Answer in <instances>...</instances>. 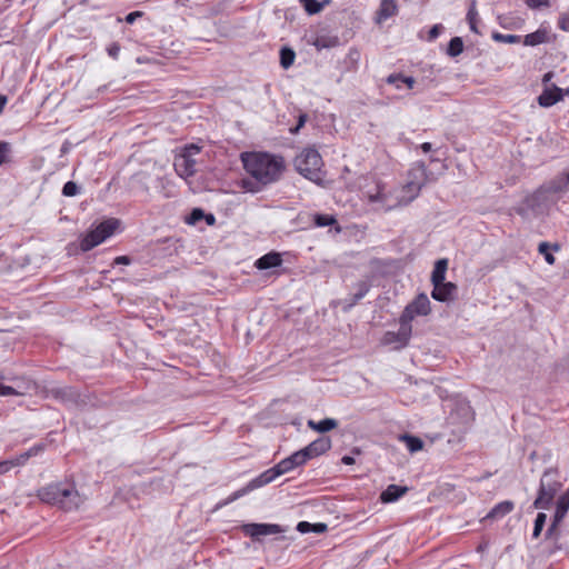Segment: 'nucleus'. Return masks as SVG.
Wrapping results in <instances>:
<instances>
[{"label":"nucleus","instance_id":"obj_21","mask_svg":"<svg viewBox=\"0 0 569 569\" xmlns=\"http://www.w3.org/2000/svg\"><path fill=\"white\" fill-rule=\"evenodd\" d=\"M308 427L317 432L323 433L333 430L338 427V421L332 418H326L321 421L308 420Z\"/></svg>","mask_w":569,"mask_h":569},{"label":"nucleus","instance_id":"obj_30","mask_svg":"<svg viewBox=\"0 0 569 569\" xmlns=\"http://www.w3.org/2000/svg\"><path fill=\"white\" fill-rule=\"evenodd\" d=\"M296 53L289 48H282L280 51V63L282 68L288 69L295 62Z\"/></svg>","mask_w":569,"mask_h":569},{"label":"nucleus","instance_id":"obj_13","mask_svg":"<svg viewBox=\"0 0 569 569\" xmlns=\"http://www.w3.org/2000/svg\"><path fill=\"white\" fill-rule=\"evenodd\" d=\"M244 531L251 537L269 536L281 533L284 530L279 525L271 523H249L244 526Z\"/></svg>","mask_w":569,"mask_h":569},{"label":"nucleus","instance_id":"obj_43","mask_svg":"<svg viewBox=\"0 0 569 569\" xmlns=\"http://www.w3.org/2000/svg\"><path fill=\"white\" fill-rule=\"evenodd\" d=\"M107 52H108V54H109L111 58H113V59H118L119 53H120V46H119V43H117V42L111 43V44L107 48Z\"/></svg>","mask_w":569,"mask_h":569},{"label":"nucleus","instance_id":"obj_33","mask_svg":"<svg viewBox=\"0 0 569 569\" xmlns=\"http://www.w3.org/2000/svg\"><path fill=\"white\" fill-rule=\"evenodd\" d=\"M550 244L548 242H540L539 243V247H538V251L539 253L543 254L545 257V260L547 261V263L549 264H553L556 259L553 257L552 253H550Z\"/></svg>","mask_w":569,"mask_h":569},{"label":"nucleus","instance_id":"obj_12","mask_svg":"<svg viewBox=\"0 0 569 569\" xmlns=\"http://www.w3.org/2000/svg\"><path fill=\"white\" fill-rule=\"evenodd\" d=\"M563 99V90L552 84L546 87L541 94L538 97V103L542 108H549Z\"/></svg>","mask_w":569,"mask_h":569},{"label":"nucleus","instance_id":"obj_44","mask_svg":"<svg viewBox=\"0 0 569 569\" xmlns=\"http://www.w3.org/2000/svg\"><path fill=\"white\" fill-rule=\"evenodd\" d=\"M442 30V26L441 24H435L430 30H429V34H428V40L429 41H433L436 40L440 32Z\"/></svg>","mask_w":569,"mask_h":569},{"label":"nucleus","instance_id":"obj_47","mask_svg":"<svg viewBox=\"0 0 569 569\" xmlns=\"http://www.w3.org/2000/svg\"><path fill=\"white\" fill-rule=\"evenodd\" d=\"M529 8L536 9L542 6H548V0H526Z\"/></svg>","mask_w":569,"mask_h":569},{"label":"nucleus","instance_id":"obj_5","mask_svg":"<svg viewBox=\"0 0 569 569\" xmlns=\"http://www.w3.org/2000/svg\"><path fill=\"white\" fill-rule=\"evenodd\" d=\"M558 477L559 472L556 468H549L543 472L540 479L538 496L533 501L536 509H548L550 507L555 496L562 487Z\"/></svg>","mask_w":569,"mask_h":569},{"label":"nucleus","instance_id":"obj_48","mask_svg":"<svg viewBox=\"0 0 569 569\" xmlns=\"http://www.w3.org/2000/svg\"><path fill=\"white\" fill-rule=\"evenodd\" d=\"M297 529L301 533L310 532L312 529V523L307 522V521H301L298 523Z\"/></svg>","mask_w":569,"mask_h":569},{"label":"nucleus","instance_id":"obj_53","mask_svg":"<svg viewBox=\"0 0 569 569\" xmlns=\"http://www.w3.org/2000/svg\"><path fill=\"white\" fill-rule=\"evenodd\" d=\"M341 461L345 463V465H353L355 463V459L350 456H343Z\"/></svg>","mask_w":569,"mask_h":569},{"label":"nucleus","instance_id":"obj_24","mask_svg":"<svg viewBox=\"0 0 569 569\" xmlns=\"http://www.w3.org/2000/svg\"><path fill=\"white\" fill-rule=\"evenodd\" d=\"M548 41V31L546 29H538L525 37L523 43L526 46H538Z\"/></svg>","mask_w":569,"mask_h":569},{"label":"nucleus","instance_id":"obj_36","mask_svg":"<svg viewBox=\"0 0 569 569\" xmlns=\"http://www.w3.org/2000/svg\"><path fill=\"white\" fill-rule=\"evenodd\" d=\"M308 13L313 14L321 10V4L317 0H300Z\"/></svg>","mask_w":569,"mask_h":569},{"label":"nucleus","instance_id":"obj_2","mask_svg":"<svg viewBox=\"0 0 569 569\" xmlns=\"http://www.w3.org/2000/svg\"><path fill=\"white\" fill-rule=\"evenodd\" d=\"M39 499L64 511L79 509L86 497L79 492L73 482H57L38 490Z\"/></svg>","mask_w":569,"mask_h":569},{"label":"nucleus","instance_id":"obj_39","mask_svg":"<svg viewBox=\"0 0 569 569\" xmlns=\"http://www.w3.org/2000/svg\"><path fill=\"white\" fill-rule=\"evenodd\" d=\"M62 193L67 197L76 196L78 193V186L72 181H68L63 186Z\"/></svg>","mask_w":569,"mask_h":569},{"label":"nucleus","instance_id":"obj_3","mask_svg":"<svg viewBox=\"0 0 569 569\" xmlns=\"http://www.w3.org/2000/svg\"><path fill=\"white\" fill-rule=\"evenodd\" d=\"M420 194V190L415 183L407 182L389 192L385 191L381 184H377L375 192H368L367 199L370 203H380L381 207L389 211L400 207L408 206Z\"/></svg>","mask_w":569,"mask_h":569},{"label":"nucleus","instance_id":"obj_14","mask_svg":"<svg viewBox=\"0 0 569 569\" xmlns=\"http://www.w3.org/2000/svg\"><path fill=\"white\" fill-rule=\"evenodd\" d=\"M456 292L457 286L455 283L443 281L433 286L431 297L437 301L448 302L453 300Z\"/></svg>","mask_w":569,"mask_h":569},{"label":"nucleus","instance_id":"obj_38","mask_svg":"<svg viewBox=\"0 0 569 569\" xmlns=\"http://www.w3.org/2000/svg\"><path fill=\"white\" fill-rule=\"evenodd\" d=\"M253 483V480H251L246 488L241 489V490H238L236 491L234 493H232V496H230L228 498V501L227 502H231V501H234L236 499L242 497L243 495L248 493L249 491L253 490V489H257L258 487H251Z\"/></svg>","mask_w":569,"mask_h":569},{"label":"nucleus","instance_id":"obj_45","mask_svg":"<svg viewBox=\"0 0 569 569\" xmlns=\"http://www.w3.org/2000/svg\"><path fill=\"white\" fill-rule=\"evenodd\" d=\"M368 290L369 287L365 282L359 283L358 292L355 295V301L362 299L367 295Z\"/></svg>","mask_w":569,"mask_h":569},{"label":"nucleus","instance_id":"obj_16","mask_svg":"<svg viewBox=\"0 0 569 569\" xmlns=\"http://www.w3.org/2000/svg\"><path fill=\"white\" fill-rule=\"evenodd\" d=\"M38 450L36 448H31L30 450L4 461L0 462V475H4L9 472L11 469L23 466L29 458L37 455Z\"/></svg>","mask_w":569,"mask_h":569},{"label":"nucleus","instance_id":"obj_7","mask_svg":"<svg viewBox=\"0 0 569 569\" xmlns=\"http://www.w3.org/2000/svg\"><path fill=\"white\" fill-rule=\"evenodd\" d=\"M200 151L201 147L194 143L179 149L173 161L174 170L179 177L187 179L196 173L197 161L194 158Z\"/></svg>","mask_w":569,"mask_h":569},{"label":"nucleus","instance_id":"obj_27","mask_svg":"<svg viewBox=\"0 0 569 569\" xmlns=\"http://www.w3.org/2000/svg\"><path fill=\"white\" fill-rule=\"evenodd\" d=\"M569 183V172L565 176L558 177L555 179L548 187V191L550 192H562L567 190Z\"/></svg>","mask_w":569,"mask_h":569},{"label":"nucleus","instance_id":"obj_51","mask_svg":"<svg viewBox=\"0 0 569 569\" xmlns=\"http://www.w3.org/2000/svg\"><path fill=\"white\" fill-rule=\"evenodd\" d=\"M114 263L117 264H129L130 259L127 256H119L114 259Z\"/></svg>","mask_w":569,"mask_h":569},{"label":"nucleus","instance_id":"obj_35","mask_svg":"<svg viewBox=\"0 0 569 569\" xmlns=\"http://www.w3.org/2000/svg\"><path fill=\"white\" fill-rule=\"evenodd\" d=\"M336 222V219L333 216H329V214H317L315 217V223L318 226V227H327V226H331Z\"/></svg>","mask_w":569,"mask_h":569},{"label":"nucleus","instance_id":"obj_15","mask_svg":"<svg viewBox=\"0 0 569 569\" xmlns=\"http://www.w3.org/2000/svg\"><path fill=\"white\" fill-rule=\"evenodd\" d=\"M331 448V440L330 438L322 437L318 438L311 443H309L307 447L303 448V451L308 458V460L319 457L323 453H326Z\"/></svg>","mask_w":569,"mask_h":569},{"label":"nucleus","instance_id":"obj_46","mask_svg":"<svg viewBox=\"0 0 569 569\" xmlns=\"http://www.w3.org/2000/svg\"><path fill=\"white\" fill-rule=\"evenodd\" d=\"M307 121V114L302 113L299 116L298 123L295 128L290 129V132L296 134L299 132V130L305 126Z\"/></svg>","mask_w":569,"mask_h":569},{"label":"nucleus","instance_id":"obj_41","mask_svg":"<svg viewBox=\"0 0 569 569\" xmlns=\"http://www.w3.org/2000/svg\"><path fill=\"white\" fill-rule=\"evenodd\" d=\"M203 218V211L201 209H193L190 216L187 218L186 222L189 224H194L199 220Z\"/></svg>","mask_w":569,"mask_h":569},{"label":"nucleus","instance_id":"obj_54","mask_svg":"<svg viewBox=\"0 0 569 569\" xmlns=\"http://www.w3.org/2000/svg\"><path fill=\"white\" fill-rule=\"evenodd\" d=\"M553 78V73L552 72H547L543 78H542V82L543 83H548L551 79Z\"/></svg>","mask_w":569,"mask_h":569},{"label":"nucleus","instance_id":"obj_17","mask_svg":"<svg viewBox=\"0 0 569 569\" xmlns=\"http://www.w3.org/2000/svg\"><path fill=\"white\" fill-rule=\"evenodd\" d=\"M568 510H569V495H567L565 492L557 500L556 511H555L553 521H552L550 530L556 528L563 520Z\"/></svg>","mask_w":569,"mask_h":569},{"label":"nucleus","instance_id":"obj_57","mask_svg":"<svg viewBox=\"0 0 569 569\" xmlns=\"http://www.w3.org/2000/svg\"><path fill=\"white\" fill-rule=\"evenodd\" d=\"M569 94V89L563 90V97Z\"/></svg>","mask_w":569,"mask_h":569},{"label":"nucleus","instance_id":"obj_55","mask_svg":"<svg viewBox=\"0 0 569 569\" xmlns=\"http://www.w3.org/2000/svg\"><path fill=\"white\" fill-rule=\"evenodd\" d=\"M213 220H214V218L212 216H210V218H208L209 223H211Z\"/></svg>","mask_w":569,"mask_h":569},{"label":"nucleus","instance_id":"obj_49","mask_svg":"<svg viewBox=\"0 0 569 569\" xmlns=\"http://www.w3.org/2000/svg\"><path fill=\"white\" fill-rule=\"evenodd\" d=\"M143 13L141 11H132L130 13H128L124 18V20L128 22V23H133L136 21L137 18H140Z\"/></svg>","mask_w":569,"mask_h":569},{"label":"nucleus","instance_id":"obj_6","mask_svg":"<svg viewBox=\"0 0 569 569\" xmlns=\"http://www.w3.org/2000/svg\"><path fill=\"white\" fill-rule=\"evenodd\" d=\"M118 227L119 221L117 219L102 221L96 228L89 230L82 236L80 240V249L86 252L101 244L106 239L114 233Z\"/></svg>","mask_w":569,"mask_h":569},{"label":"nucleus","instance_id":"obj_9","mask_svg":"<svg viewBox=\"0 0 569 569\" xmlns=\"http://www.w3.org/2000/svg\"><path fill=\"white\" fill-rule=\"evenodd\" d=\"M400 328L398 331H387L382 339L381 343L385 346H392L393 349H401L406 347L411 337V325L408 322H403L401 318L399 319Z\"/></svg>","mask_w":569,"mask_h":569},{"label":"nucleus","instance_id":"obj_29","mask_svg":"<svg viewBox=\"0 0 569 569\" xmlns=\"http://www.w3.org/2000/svg\"><path fill=\"white\" fill-rule=\"evenodd\" d=\"M467 20H468L470 30L478 34L479 33V30H478L479 18H478V11H477L475 2L470 6V8L468 10Z\"/></svg>","mask_w":569,"mask_h":569},{"label":"nucleus","instance_id":"obj_19","mask_svg":"<svg viewBox=\"0 0 569 569\" xmlns=\"http://www.w3.org/2000/svg\"><path fill=\"white\" fill-rule=\"evenodd\" d=\"M282 263V258L278 252H269L261 258H259L254 266L259 270H267L271 268L279 267Z\"/></svg>","mask_w":569,"mask_h":569},{"label":"nucleus","instance_id":"obj_4","mask_svg":"<svg viewBox=\"0 0 569 569\" xmlns=\"http://www.w3.org/2000/svg\"><path fill=\"white\" fill-rule=\"evenodd\" d=\"M295 168L297 171L302 174L305 178L321 184L325 179V172L322 170L323 161L315 148H305L296 158H295Z\"/></svg>","mask_w":569,"mask_h":569},{"label":"nucleus","instance_id":"obj_26","mask_svg":"<svg viewBox=\"0 0 569 569\" xmlns=\"http://www.w3.org/2000/svg\"><path fill=\"white\" fill-rule=\"evenodd\" d=\"M387 82L390 84H393L397 89H401L402 84H406L409 89H411L416 81L412 77H403L401 74H390L387 78Z\"/></svg>","mask_w":569,"mask_h":569},{"label":"nucleus","instance_id":"obj_22","mask_svg":"<svg viewBox=\"0 0 569 569\" xmlns=\"http://www.w3.org/2000/svg\"><path fill=\"white\" fill-rule=\"evenodd\" d=\"M448 269V260L447 259H439L431 273V282L433 286L439 284L440 282H443L446 279V272Z\"/></svg>","mask_w":569,"mask_h":569},{"label":"nucleus","instance_id":"obj_11","mask_svg":"<svg viewBox=\"0 0 569 569\" xmlns=\"http://www.w3.org/2000/svg\"><path fill=\"white\" fill-rule=\"evenodd\" d=\"M429 181V173L427 166L422 161L415 162L412 167L408 170L407 173V182L415 183L416 188L420 191L423 186Z\"/></svg>","mask_w":569,"mask_h":569},{"label":"nucleus","instance_id":"obj_58","mask_svg":"<svg viewBox=\"0 0 569 569\" xmlns=\"http://www.w3.org/2000/svg\"><path fill=\"white\" fill-rule=\"evenodd\" d=\"M567 495H569V487H568V490L566 491Z\"/></svg>","mask_w":569,"mask_h":569},{"label":"nucleus","instance_id":"obj_40","mask_svg":"<svg viewBox=\"0 0 569 569\" xmlns=\"http://www.w3.org/2000/svg\"><path fill=\"white\" fill-rule=\"evenodd\" d=\"M558 27L563 31H569V9L560 14Z\"/></svg>","mask_w":569,"mask_h":569},{"label":"nucleus","instance_id":"obj_10","mask_svg":"<svg viewBox=\"0 0 569 569\" xmlns=\"http://www.w3.org/2000/svg\"><path fill=\"white\" fill-rule=\"evenodd\" d=\"M293 469H295V467H293L292 462L287 457L284 459H282L281 461H279L274 467L266 470L259 477L253 479V483L251 487H262L264 485H268L271 481H273L276 478H278L279 476L284 475Z\"/></svg>","mask_w":569,"mask_h":569},{"label":"nucleus","instance_id":"obj_8","mask_svg":"<svg viewBox=\"0 0 569 569\" xmlns=\"http://www.w3.org/2000/svg\"><path fill=\"white\" fill-rule=\"evenodd\" d=\"M431 312V303L426 293H420L402 311L400 318L403 322L411 325L418 316H428Z\"/></svg>","mask_w":569,"mask_h":569},{"label":"nucleus","instance_id":"obj_25","mask_svg":"<svg viewBox=\"0 0 569 569\" xmlns=\"http://www.w3.org/2000/svg\"><path fill=\"white\" fill-rule=\"evenodd\" d=\"M399 440L401 442L406 443L408 450L411 453L418 452L423 449V441L416 436H411V435H407V433L400 435Z\"/></svg>","mask_w":569,"mask_h":569},{"label":"nucleus","instance_id":"obj_31","mask_svg":"<svg viewBox=\"0 0 569 569\" xmlns=\"http://www.w3.org/2000/svg\"><path fill=\"white\" fill-rule=\"evenodd\" d=\"M288 458L290 459V461L292 462L295 468L300 467L308 461V458H307L303 449L293 452Z\"/></svg>","mask_w":569,"mask_h":569},{"label":"nucleus","instance_id":"obj_32","mask_svg":"<svg viewBox=\"0 0 569 569\" xmlns=\"http://www.w3.org/2000/svg\"><path fill=\"white\" fill-rule=\"evenodd\" d=\"M547 516L543 512H539L535 520V527L532 536L533 538H538L543 529V526L546 523Z\"/></svg>","mask_w":569,"mask_h":569},{"label":"nucleus","instance_id":"obj_56","mask_svg":"<svg viewBox=\"0 0 569 569\" xmlns=\"http://www.w3.org/2000/svg\"><path fill=\"white\" fill-rule=\"evenodd\" d=\"M552 249H553L555 251H558V250H559V246H558V244H555V246L552 247Z\"/></svg>","mask_w":569,"mask_h":569},{"label":"nucleus","instance_id":"obj_23","mask_svg":"<svg viewBox=\"0 0 569 569\" xmlns=\"http://www.w3.org/2000/svg\"><path fill=\"white\" fill-rule=\"evenodd\" d=\"M513 507H515L513 502L509 501V500L499 502L491 509V511L487 515L486 518H490V519L502 518L503 516L511 512L513 510Z\"/></svg>","mask_w":569,"mask_h":569},{"label":"nucleus","instance_id":"obj_50","mask_svg":"<svg viewBox=\"0 0 569 569\" xmlns=\"http://www.w3.org/2000/svg\"><path fill=\"white\" fill-rule=\"evenodd\" d=\"M326 530H327L326 523H313L312 529H311V531L317 532V533L325 532Z\"/></svg>","mask_w":569,"mask_h":569},{"label":"nucleus","instance_id":"obj_18","mask_svg":"<svg viewBox=\"0 0 569 569\" xmlns=\"http://www.w3.org/2000/svg\"><path fill=\"white\" fill-rule=\"evenodd\" d=\"M398 12L396 0H382L377 12V23H382Z\"/></svg>","mask_w":569,"mask_h":569},{"label":"nucleus","instance_id":"obj_20","mask_svg":"<svg viewBox=\"0 0 569 569\" xmlns=\"http://www.w3.org/2000/svg\"><path fill=\"white\" fill-rule=\"evenodd\" d=\"M407 491H408L407 487H401V486H397V485H390V486L387 487L386 490H383L381 492L380 500L383 503H390V502L397 501Z\"/></svg>","mask_w":569,"mask_h":569},{"label":"nucleus","instance_id":"obj_52","mask_svg":"<svg viewBox=\"0 0 569 569\" xmlns=\"http://www.w3.org/2000/svg\"><path fill=\"white\" fill-rule=\"evenodd\" d=\"M422 152L425 153H428L429 151H431L432 149V146L430 142H423L421 146H420Z\"/></svg>","mask_w":569,"mask_h":569},{"label":"nucleus","instance_id":"obj_34","mask_svg":"<svg viewBox=\"0 0 569 569\" xmlns=\"http://www.w3.org/2000/svg\"><path fill=\"white\" fill-rule=\"evenodd\" d=\"M24 390L19 388H14L11 386H6L0 383V397H9V396H22L24 395Z\"/></svg>","mask_w":569,"mask_h":569},{"label":"nucleus","instance_id":"obj_37","mask_svg":"<svg viewBox=\"0 0 569 569\" xmlns=\"http://www.w3.org/2000/svg\"><path fill=\"white\" fill-rule=\"evenodd\" d=\"M493 39L500 42L506 43H516L519 41V36L516 34H501V33H495Z\"/></svg>","mask_w":569,"mask_h":569},{"label":"nucleus","instance_id":"obj_1","mask_svg":"<svg viewBox=\"0 0 569 569\" xmlns=\"http://www.w3.org/2000/svg\"><path fill=\"white\" fill-rule=\"evenodd\" d=\"M240 158L246 171L262 184L277 181L286 169L281 156L268 152H243Z\"/></svg>","mask_w":569,"mask_h":569},{"label":"nucleus","instance_id":"obj_42","mask_svg":"<svg viewBox=\"0 0 569 569\" xmlns=\"http://www.w3.org/2000/svg\"><path fill=\"white\" fill-rule=\"evenodd\" d=\"M10 146L8 142H0V164L7 162Z\"/></svg>","mask_w":569,"mask_h":569},{"label":"nucleus","instance_id":"obj_28","mask_svg":"<svg viewBox=\"0 0 569 569\" xmlns=\"http://www.w3.org/2000/svg\"><path fill=\"white\" fill-rule=\"evenodd\" d=\"M463 51V41L460 37H455L450 40L447 53L450 57H457Z\"/></svg>","mask_w":569,"mask_h":569}]
</instances>
